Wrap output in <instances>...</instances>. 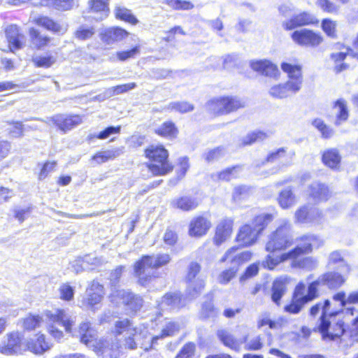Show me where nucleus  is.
<instances>
[{"mask_svg": "<svg viewBox=\"0 0 358 358\" xmlns=\"http://www.w3.org/2000/svg\"><path fill=\"white\" fill-rule=\"evenodd\" d=\"M319 313H321V315L318 330L324 340L334 341L347 334L344 322L340 318V313L331 310V303L329 300L319 302L311 307L310 315L316 316Z\"/></svg>", "mask_w": 358, "mask_h": 358, "instance_id": "obj_1", "label": "nucleus"}, {"mask_svg": "<svg viewBox=\"0 0 358 358\" xmlns=\"http://www.w3.org/2000/svg\"><path fill=\"white\" fill-rule=\"evenodd\" d=\"M115 333L120 335L126 333L128 336L125 338V347L134 350L139 345L144 350L152 348V343H150V331L148 327L141 324L132 327L128 319L116 321L115 323Z\"/></svg>", "mask_w": 358, "mask_h": 358, "instance_id": "obj_2", "label": "nucleus"}, {"mask_svg": "<svg viewBox=\"0 0 358 358\" xmlns=\"http://www.w3.org/2000/svg\"><path fill=\"white\" fill-rule=\"evenodd\" d=\"M47 320V329L48 333L56 340H61L64 333L55 324H60L64 327L66 332L71 333L72 327L76 321V316L69 310L55 309L47 310L45 313Z\"/></svg>", "mask_w": 358, "mask_h": 358, "instance_id": "obj_3", "label": "nucleus"}, {"mask_svg": "<svg viewBox=\"0 0 358 358\" xmlns=\"http://www.w3.org/2000/svg\"><path fill=\"white\" fill-rule=\"evenodd\" d=\"M171 260L168 254H161L156 256H143L134 265V273L138 278V282L145 285L154 275V268H157L167 264Z\"/></svg>", "mask_w": 358, "mask_h": 358, "instance_id": "obj_4", "label": "nucleus"}, {"mask_svg": "<svg viewBox=\"0 0 358 358\" xmlns=\"http://www.w3.org/2000/svg\"><path fill=\"white\" fill-rule=\"evenodd\" d=\"M323 245V241L315 235H306L301 238V243L296 248H302V251L294 258H289L292 262V266L294 268H303L311 271L316 268L317 263L312 257H303L299 259L301 255L309 253L313 248H318Z\"/></svg>", "mask_w": 358, "mask_h": 358, "instance_id": "obj_5", "label": "nucleus"}, {"mask_svg": "<svg viewBox=\"0 0 358 358\" xmlns=\"http://www.w3.org/2000/svg\"><path fill=\"white\" fill-rule=\"evenodd\" d=\"M237 250L238 248L234 247L229 249L220 259L221 262L229 261L231 266L229 268L223 271L219 275L217 280L220 283L224 285L227 284L235 277L239 266L250 259L252 254L250 252L238 253Z\"/></svg>", "mask_w": 358, "mask_h": 358, "instance_id": "obj_6", "label": "nucleus"}, {"mask_svg": "<svg viewBox=\"0 0 358 358\" xmlns=\"http://www.w3.org/2000/svg\"><path fill=\"white\" fill-rule=\"evenodd\" d=\"M145 152L150 160L148 167L153 175H164L172 170L167 162L168 152L162 145H151Z\"/></svg>", "mask_w": 358, "mask_h": 358, "instance_id": "obj_7", "label": "nucleus"}, {"mask_svg": "<svg viewBox=\"0 0 358 358\" xmlns=\"http://www.w3.org/2000/svg\"><path fill=\"white\" fill-rule=\"evenodd\" d=\"M289 231L290 224L287 220H282L277 229L269 235L266 250L275 252L290 247L292 245V238Z\"/></svg>", "mask_w": 358, "mask_h": 358, "instance_id": "obj_8", "label": "nucleus"}, {"mask_svg": "<svg viewBox=\"0 0 358 358\" xmlns=\"http://www.w3.org/2000/svg\"><path fill=\"white\" fill-rule=\"evenodd\" d=\"M208 108L215 114H227L245 106V102L236 96H222L208 102Z\"/></svg>", "mask_w": 358, "mask_h": 358, "instance_id": "obj_9", "label": "nucleus"}, {"mask_svg": "<svg viewBox=\"0 0 358 358\" xmlns=\"http://www.w3.org/2000/svg\"><path fill=\"white\" fill-rule=\"evenodd\" d=\"M294 217V222L299 224L319 225L324 221L322 210L310 204H305L297 208Z\"/></svg>", "mask_w": 358, "mask_h": 358, "instance_id": "obj_10", "label": "nucleus"}, {"mask_svg": "<svg viewBox=\"0 0 358 358\" xmlns=\"http://www.w3.org/2000/svg\"><path fill=\"white\" fill-rule=\"evenodd\" d=\"M200 270L201 266L196 262H191L188 266L186 280L187 294L189 300L197 297L204 287V281L199 278H196Z\"/></svg>", "mask_w": 358, "mask_h": 358, "instance_id": "obj_11", "label": "nucleus"}, {"mask_svg": "<svg viewBox=\"0 0 358 358\" xmlns=\"http://www.w3.org/2000/svg\"><path fill=\"white\" fill-rule=\"evenodd\" d=\"M26 339L17 331L7 334L0 346V352L10 355L26 351Z\"/></svg>", "mask_w": 358, "mask_h": 358, "instance_id": "obj_12", "label": "nucleus"}, {"mask_svg": "<svg viewBox=\"0 0 358 358\" xmlns=\"http://www.w3.org/2000/svg\"><path fill=\"white\" fill-rule=\"evenodd\" d=\"M103 286L93 280L86 289L85 296L80 301V306L94 310L102 301L104 295Z\"/></svg>", "mask_w": 358, "mask_h": 358, "instance_id": "obj_13", "label": "nucleus"}, {"mask_svg": "<svg viewBox=\"0 0 358 358\" xmlns=\"http://www.w3.org/2000/svg\"><path fill=\"white\" fill-rule=\"evenodd\" d=\"M290 36L296 44L303 47L315 48L323 41V37L320 33L308 29L296 30Z\"/></svg>", "mask_w": 358, "mask_h": 358, "instance_id": "obj_14", "label": "nucleus"}, {"mask_svg": "<svg viewBox=\"0 0 358 358\" xmlns=\"http://www.w3.org/2000/svg\"><path fill=\"white\" fill-rule=\"evenodd\" d=\"M110 299L111 302L116 304L123 303L134 312L138 310L143 306L142 298L134 294L128 290H113Z\"/></svg>", "mask_w": 358, "mask_h": 358, "instance_id": "obj_15", "label": "nucleus"}, {"mask_svg": "<svg viewBox=\"0 0 358 358\" xmlns=\"http://www.w3.org/2000/svg\"><path fill=\"white\" fill-rule=\"evenodd\" d=\"M318 19L308 12H301L282 22V27L287 31L293 30L299 27L318 24Z\"/></svg>", "mask_w": 358, "mask_h": 358, "instance_id": "obj_16", "label": "nucleus"}, {"mask_svg": "<svg viewBox=\"0 0 358 358\" xmlns=\"http://www.w3.org/2000/svg\"><path fill=\"white\" fill-rule=\"evenodd\" d=\"M82 122V118L79 115H67L58 114L48 120V124H54L58 128L66 132Z\"/></svg>", "mask_w": 358, "mask_h": 358, "instance_id": "obj_17", "label": "nucleus"}, {"mask_svg": "<svg viewBox=\"0 0 358 358\" xmlns=\"http://www.w3.org/2000/svg\"><path fill=\"white\" fill-rule=\"evenodd\" d=\"M308 196L316 203L327 201L331 196V192L324 183L315 181L308 187Z\"/></svg>", "mask_w": 358, "mask_h": 358, "instance_id": "obj_18", "label": "nucleus"}, {"mask_svg": "<svg viewBox=\"0 0 358 358\" xmlns=\"http://www.w3.org/2000/svg\"><path fill=\"white\" fill-rule=\"evenodd\" d=\"M301 89L297 87L296 85L287 81L284 83L273 85L270 88L268 93L270 96L275 99H282L296 94Z\"/></svg>", "mask_w": 358, "mask_h": 358, "instance_id": "obj_19", "label": "nucleus"}, {"mask_svg": "<svg viewBox=\"0 0 358 358\" xmlns=\"http://www.w3.org/2000/svg\"><path fill=\"white\" fill-rule=\"evenodd\" d=\"M217 336L225 346L236 351L240 350L241 346L246 342L248 337V334L246 333L242 337L236 338L229 331L225 329L218 330Z\"/></svg>", "mask_w": 358, "mask_h": 358, "instance_id": "obj_20", "label": "nucleus"}, {"mask_svg": "<svg viewBox=\"0 0 358 358\" xmlns=\"http://www.w3.org/2000/svg\"><path fill=\"white\" fill-rule=\"evenodd\" d=\"M128 33L119 27H110L102 29L99 33L101 41L106 45H113L126 38Z\"/></svg>", "mask_w": 358, "mask_h": 358, "instance_id": "obj_21", "label": "nucleus"}, {"mask_svg": "<svg viewBox=\"0 0 358 358\" xmlns=\"http://www.w3.org/2000/svg\"><path fill=\"white\" fill-rule=\"evenodd\" d=\"M280 66L282 71L287 73L289 78L287 82L296 85L297 87L301 89L303 84L301 66L284 62Z\"/></svg>", "mask_w": 358, "mask_h": 358, "instance_id": "obj_22", "label": "nucleus"}, {"mask_svg": "<svg viewBox=\"0 0 358 358\" xmlns=\"http://www.w3.org/2000/svg\"><path fill=\"white\" fill-rule=\"evenodd\" d=\"M26 350L36 355H41L50 348L48 342L45 341L44 334H36L33 337L26 339Z\"/></svg>", "mask_w": 358, "mask_h": 358, "instance_id": "obj_23", "label": "nucleus"}, {"mask_svg": "<svg viewBox=\"0 0 358 358\" xmlns=\"http://www.w3.org/2000/svg\"><path fill=\"white\" fill-rule=\"evenodd\" d=\"M186 300L190 301L187 294L186 299H185L182 298L178 293H169L163 296L159 306L161 310L178 309L185 306Z\"/></svg>", "mask_w": 358, "mask_h": 358, "instance_id": "obj_24", "label": "nucleus"}, {"mask_svg": "<svg viewBox=\"0 0 358 358\" xmlns=\"http://www.w3.org/2000/svg\"><path fill=\"white\" fill-rule=\"evenodd\" d=\"M108 4L109 0H90V11L94 14L92 17L96 21L106 19L110 12Z\"/></svg>", "mask_w": 358, "mask_h": 358, "instance_id": "obj_25", "label": "nucleus"}, {"mask_svg": "<svg viewBox=\"0 0 358 358\" xmlns=\"http://www.w3.org/2000/svg\"><path fill=\"white\" fill-rule=\"evenodd\" d=\"M250 65L255 71L266 76L275 77L279 73L278 66L268 59L251 61Z\"/></svg>", "mask_w": 358, "mask_h": 358, "instance_id": "obj_26", "label": "nucleus"}, {"mask_svg": "<svg viewBox=\"0 0 358 358\" xmlns=\"http://www.w3.org/2000/svg\"><path fill=\"white\" fill-rule=\"evenodd\" d=\"M233 221L231 219L222 220L217 226L215 235L213 238L214 243L219 246L226 241L232 232Z\"/></svg>", "mask_w": 358, "mask_h": 358, "instance_id": "obj_27", "label": "nucleus"}, {"mask_svg": "<svg viewBox=\"0 0 358 358\" xmlns=\"http://www.w3.org/2000/svg\"><path fill=\"white\" fill-rule=\"evenodd\" d=\"M210 227L211 222L207 218L197 217L190 222L189 234L191 236L201 237L205 235Z\"/></svg>", "mask_w": 358, "mask_h": 358, "instance_id": "obj_28", "label": "nucleus"}, {"mask_svg": "<svg viewBox=\"0 0 358 358\" xmlns=\"http://www.w3.org/2000/svg\"><path fill=\"white\" fill-rule=\"evenodd\" d=\"M6 36L8 42V48L14 52L22 48L24 36L19 33L16 25H10L6 29Z\"/></svg>", "mask_w": 358, "mask_h": 358, "instance_id": "obj_29", "label": "nucleus"}, {"mask_svg": "<svg viewBox=\"0 0 358 358\" xmlns=\"http://www.w3.org/2000/svg\"><path fill=\"white\" fill-rule=\"evenodd\" d=\"M259 234L250 224L243 225L239 230L236 241L243 246L253 245L257 240Z\"/></svg>", "mask_w": 358, "mask_h": 358, "instance_id": "obj_30", "label": "nucleus"}, {"mask_svg": "<svg viewBox=\"0 0 358 358\" xmlns=\"http://www.w3.org/2000/svg\"><path fill=\"white\" fill-rule=\"evenodd\" d=\"M301 248H294L292 250L281 254L279 256L273 257L268 255L265 261L263 262L264 267L268 268L270 270L273 269L280 263L283 262L289 259V258H294L299 253L302 251Z\"/></svg>", "mask_w": 358, "mask_h": 358, "instance_id": "obj_31", "label": "nucleus"}, {"mask_svg": "<svg viewBox=\"0 0 358 358\" xmlns=\"http://www.w3.org/2000/svg\"><path fill=\"white\" fill-rule=\"evenodd\" d=\"M34 22L36 24L43 27L54 33L63 34L67 31V25L66 24L57 23L48 17L35 18Z\"/></svg>", "mask_w": 358, "mask_h": 358, "instance_id": "obj_32", "label": "nucleus"}, {"mask_svg": "<svg viewBox=\"0 0 358 358\" xmlns=\"http://www.w3.org/2000/svg\"><path fill=\"white\" fill-rule=\"evenodd\" d=\"M294 155L295 152L293 150L287 152L285 148H280L277 149L276 150L270 152L268 154L267 157L264 160L262 161L261 164L264 165L266 162L273 163L287 157H288L289 160L287 161L286 164H289Z\"/></svg>", "mask_w": 358, "mask_h": 358, "instance_id": "obj_33", "label": "nucleus"}, {"mask_svg": "<svg viewBox=\"0 0 358 358\" xmlns=\"http://www.w3.org/2000/svg\"><path fill=\"white\" fill-rule=\"evenodd\" d=\"M180 328V326L178 322L169 321L163 327L160 334L152 336V334L150 332V343H152V348L157 343L159 339L173 336L179 331Z\"/></svg>", "mask_w": 358, "mask_h": 358, "instance_id": "obj_34", "label": "nucleus"}, {"mask_svg": "<svg viewBox=\"0 0 358 358\" xmlns=\"http://www.w3.org/2000/svg\"><path fill=\"white\" fill-rule=\"evenodd\" d=\"M324 285L330 289H336L341 287L345 281V278L336 272H329L320 275Z\"/></svg>", "mask_w": 358, "mask_h": 358, "instance_id": "obj_35", "label": "nucleus"}, {"mask_svg": "<svg viewBox=\"0 0 358 358\" xmlns=\"http://www.w3.org/2000/svg\"><path fill=\"white\" fill-rule=\"evenodd\" d=\"M346 255L345 251H334L329 255V263L330 264H339L341 271L343 274L349 273L350 268L344 257Z\"/></svg>", "mask_w": 358, "mask_h": 358, "instance_id": "obj_36", "label": "nucleus"}, {"mask_svg": "<svg viewBox=\"0 0 358 358\" xmlns=\"http://www.w3.org/2000/svg\"><path fill=\"white\" fill-rule=\"evenodd\" d=\"M278 201L282 208L288 209L294 206L297 200L292 190L287 188L280 192Z\"/></svg>", "mask_w": 358, "mask_h": 358, "instance_id": "obj_37", "label": "nucleus"}, {"mask_svg": "<svg viewBox=\"0 0 358 358\" xmlns=\"http://www.w3.org/2000/svg\"><path fill=\"white\" fill-rule=\"evenodd\" d=\"M275 215L272 213H262L256 216L252 220V227L259 234L273 220Z\"/></svg>", "mask_w": 358, "mask_h": 358, "instance_id": "obj_38", "label": "nucleus"}, {"mask_svg": "<svg viewBox=\"0 0 358 358\" xmlns=\"http://www.w3.org/2000/svg\"><path fill=\"white\" fill-rule=\"evenodd\" d=\"M79 334L80 341L87 345L92 344L96 338V334L94 330L90 328V323L87 322L80 324Z\"/></svg>", "mask_w": 358, "mask_h": 358, "instance_id": "obj_39", "label": "nucleus"}, {"mask_svg": "<svg viewBox=\"0 0 358 358\" xmlns=\"http://www.w3.org/2000/svg\"><path fill=\"white\" fill-rule=\"evenodd\" d=\"M324 164L331 169H336L341 162V156L336 149H330L322 155Z\"/></svg>", "mask_w": 358, "mask_h": 358, "instance_id": "obj_40", "label": "nucleus"}, {"mask_svg": "<svg viewBox=\"0 0 358 358\" xmlns=\"http://www.w3.org/2000/svg\"><path fill=\"white\" fill-rule=\"evenodd\" d=\"M283 320L278 318L276 320H273L270 318L268 313L261 314L257 320V327L262 328L264 326H268L271 329H278L282 326Z\"/></svg>", "mask_w": 358, "mask_h": 358, "instance_id": "obj_41", "label": "nucleus"}, {"mask_svg": "<svg viewBox=\"0 0 358 358\" xmlns=\"http://www.w3.org/2000/svg\"><path fill=\"white\" fill-rule=\"evenodd\" d=\"M336 120L335 124L336 125L341 124L343 122L345 121L348 117V111L346 106V102L343 99L338 100L334 107Z\"/></svg>", "mask_w": 358, "mask_h": 358, "instance_id": "obj_42", "label": "nucleus"}, {"mask_svg": "<svg viewBox=\"0 0 358 358\" xmlns=\"http://www.w3.org/2000/svg\"><path fill=\"white\" fill-rule=\"evenodd\" d=\"M41 4L57 10H68L74 6L75 0H41Z\"/></svg>", "mask_w": 358, "mask_h": 358, "instance_id": "obj_43", "label": "nucleus"}, {"mask_svg": "<svg viewBox=\"0 0 358 358\" xmlns=\"http://www.w3.org/2000/svg\"><path fill=\"white\" fill-rule=\"evenodd\" d=\"M269 136L270 134L267 132L256 130L243 137L241 140V143L243 145H249L256 142L262 141L266 139Z\"/></svg>", "mask_w": 358, "mask_h": 358, "instance_id": "obj_44", "label": "nucleus"}, {"mask_svg": "<svg viewBox=\"0 0 358 358\" xmlns=\"http://www.w3.org/2000/svg\"><path fill=\"white\" fill-rule=\"evenodd\" d=\"M101 348L104 357L117 358L120 355L121 346L117 342L109 343L108 341H106L101 344Z\"/></svg>", "mask_w": 358, "mask_h": 358, "instance_id": "obj_45", "label": "nucleus"}, {"mask_svg": "<svg viewBox=\"0 0 358 358\" xmlns=\"http://www.w3.org/2000/svg\"><path fill=\"white\" fill-rule=\"evenodd\" d=\"M172 205L182 210H190L198 206V202L190 197L183 196L173 201Z\"/></svg>", "mask_w": 358, "mask_h": 358, "instance_id": "obj_46", "label": "nucleus"}, {"mask_svg": "<svg viewBox=\"0 0 358 358\" xmlns=\"http://www.w3.org/2000/svg\"><path fill=\"white\" fill-rule=\"evenodd\" d=\"M348 49L349 48H347V52H341L332 53L331 55V59L334 62V71L336 73H340L348 68V65L343 62L345 59L346 56L349 55Z\"/></svg>", "mask_w": 358, "mask_h": 358, "instance_id": "obj_47", "label": "nucleus"}, {"mask_svg": "<svg viewBox=\"0 0 358 358\" xmlns=\"http://www.w3.org/2000/svg\"><path fill=\"white\" fill-rule=\"evenodd\" d=\"M285 292V284L282 280H276L273 282L272 287V301L276 304L279 302Z\"/></svg>", "mask_w": 358, "mask_h": 358, "instance_id": "obj_48", "label": "nucleus"}, {"mask_svg": "<svg viewBox=\"0 0 358 358\" xmlns=\"http://www.w3.org/2000/svg\"><path fill=\"white\" fill-rule=\"evenodd\" d=\"M115 14L117 18L132 24H135L138 22V20L132 15L131 10L124 7H116Z\"/></svg>", "mask_w": 358, "mask_h": 358, "instance_id": "obj_49", "label": "nucleus"}, {"mask_svg": "<svg viewBox=\"0 0 358 358\" xmlns=\"http://www.w3.org/2000/svg\"><path fill=\"white\" fill-rule=\"evenodd\" d=\"M323 285L324 283L322 281L320 276H319L315 280L309 283L308 286V293L306 294V298L308 300V303L319 296L318 289L320 287Z\"/></svg>", "mask_w": 358, "mask_h": 358, "instance_id": "obj_50", "label": "nucleus"}, {"mask_svg": "<svg viewBox=\"0 0 358 358\" xmlns=\"http://www.w3.org/2000/svg\"><path fill=\"white\" fill-rule=\"evenodd\" d=\"M87 264L88 269H94L95 267L102 265L105 262V259L102 257H94L91 255L80 257L76 264Z\"/></svg>", "mask_w": 358, "mask_h": 358, "instance_id": "obj_51", "label": "nucleus"}, {"mask_svg": "<svg viewBox=\"0 0 358 358\" xmlns=\"http://www.w3.org/2000/svg\"><path fill=\"white\" fill-rule=\"evenodd\" d=\"M238 169V166L227 168L216 174H213L212 176V178L215 181H218V180L229 181L231 179L236 177V171H237Z\"/></svg>", "mask_w": 358, "mask_h": 358, "instance_id": "obj_52", "label": "nucleus"}, {"mask_svg": "<svg viewBox=\"0 0 358 358\" xmlns=\"http://www.w3.org/2000/svg\"><path fill=\"white\" fill-rule=\"evenodd\" d=\"M177 131V129L171 122H164L156 130L159 135L164 137H175Z\"/></svg>", "mask_w": 358, "mask_h": 358, "instance_id": "obj_53", "label": "nucleus"}, {"mask_svg": "<svg viewBox=\"0 0 358 358\" xmlns=\"http://www.w3.org/2000/svg\"><path fill=\"white\" fill-rule=\"evenodd\" d=\"M336 27V22L329 18L322 20L321 23V27L323 31L327 36L332 38H335L337 36Z\"/></svg>", "mask_w": 358, "mask_h": 358, "instance_id": "obj_54", "label": "nucleus"}, {"mask_svg": "<svg viewBox=\"0 0 358 358\" xmlns=\"http://www.w3.org/2000/svg\"><path fill=\"white\" fill-rule=\"evenodd\" d=\"M250 189L245 185L235 187L232 193L233 200L236 203H241L250 196Z\"/></svg>", "mask_w": 358, "mask_h": 358, "instance_id": "obj_55", "label": "nucleus"}, {"mask_svg": "<svg viewBox=\"0 0 358 358\" xmlns=\"http://www.w3.org/2000/svg\"><path fill=\"white\" fill-rule=\"evenodd\" d=\"M167 109L184 113L193 110L194 106L187 101H174L168 105Z\"/></svg>", "mask_w": 358, "mask_h": 358, "instance_id": "obj_56", "label": "nucleus"}, {"mask_svg": "<svg viewBox=\"0 0 358 358\" xmlns=\"http://www.w3.org/2000/svg\"><path fill=\"white\" fill-rule=\"evenodd\" d=\"M43 321V318L39 315H30L24 319L23 327L27 330H34L39 327Z\"/></svg>", "mask_w": 358, "mask_h": 358, "instance_id": "obj_57", "label": "nucleus"}, {"mask_svg": "<svg viewBox=\"0 0 358 358\" xmlns=\"http://www.w3.org/2000/svg\"><path fill=\"white\" fill-rule=\"evenodd\" d=\"M136 86L137 85L136 83H129L127 84L117 85L108 89L107 94L110 96L120 94L134 89L135 87H136Z\"/></svg>", "mask_w": 358, "mask_h": 358, "instance_id": "obj_58", "label": "nucleus"}, {"mask_svg": "<svg viewBox=\"0 0 358 358\" xmlns=\"http://www.w3.org/2000/svg\"><path fill=\"white\" fill-rule=\"evenodd\" d=\"M313 125L321 133V135L324 138H329L334 134V131L321 119H315L313 121Z\"/></svg>", "mask_w": 358, "mask_h": 358, "instance_id": "obj_59", "label": "nucleus"}, {"mask_svg": "<svg viewBox=\"0 0 358 358\" xmlns=\"http://www.w3.org/2000/svg\"><path fill=\"white\" fill-rule=\"evenodd\" d=\"M316 3L324 12L328 13L337 14L340 10L339 6L329 0H317Z\"/></svg>", "mask_w": 358, "mask_h": 358, "instance_id": "obj_60", "label": "nucleus"}, {"mask_svg": "<svg viewBox=\"0 0 358 358\" xmlns=\"http://www.w3.org/2000/svg\"><path fill=\"white\" fill-rule=\"evenodd\" d=\"M162 3L176 10H190L194 7L193 4L187 1L163 0Z\"/></svg>", "mask_w": 358, "mask_h": 358, "instance_id": "obj_61", "label": "nucleus"}, {"mask_svg": "<svg viewBox=\"0 0 358 358\" xmlns=\"http://www.w3.org/2000/svg\"><path fill=\"white\" fill-rule=\"evenodd\" d=\"M60 299L69 301L73 299L74 289L68 283L62 284L59 289Z\"/></svg>", "mask_w": 358, "mask_h": 358, "instance_id": "obj_62", "label": "nucleus"}, {"mask_svg": "<svg viewBox=\"0 0 358 358\" xmlns=\"http://www.w3.org/2000/svg\"><path fill=\"white\" fill-rule=\"evenodd\" d=\"M29 34L33 44L36 45L38 48L45 45L49 41V38L48 37L41 36L38 31L34 28L30 29Z\"/></svg>", "mask_w": 358, "mask_h": 358, "instance_id": "obj_63", "label": "nucleus"}, {"mask_svg": "<svg viewBox=\"0 0 358 358\" xmlns=\"http://www.w3.org/2000/svg\"><path fill=\"white\" fill-rule=\"evenodd\" d=\"M196 350L194 343H186L175 358H193Z\"/></svg>", "mask_w": 358, "mask_h": 358, "instance_id": "obj_64", "label": "nucleus"}]
</instances>
